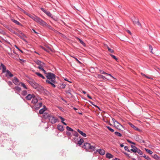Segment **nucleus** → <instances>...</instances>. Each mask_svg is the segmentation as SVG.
Instances as JSON below:
<instances>
[{"label": "nucleus", "mask_w": 160, "mask_h": 160, "mask_svg": "<svg viewBox=\"0 0 160 160\" xmlns=\"http://www.w3.org/2000/svg\"><path fill=\"white\" fill-rule=\"evenodd\" d=\"M46 77L48 79L46 80V82L50 84L53 88L56 87V85L55 84L57 82L55 75L51 72H48L46 75Z\"/></svg>", "instance_id": "f257e3e1"}, {"label": "nucleus", "mask_w": 160, "mask_h": 160, "mask_svg": "<svg viewBox=\"0 0 160 160\" xmlns=\"http://www.w3.org/2000/svg\"><path fill=\"white\" fill-rule=\"evenodd\" d=\"M92 144L88 143H84L83 148L86 150H88L89 151L92 152L95 151L96 145L93 143H92Z\"/></svg>", "instance_id": "f03ea898"}, {"label": "nucleus", "mask_w": 160, "mask_h": 160, "mask_svg": "<svg viewBox=\"0 0 160 160\" xmlns=\"http://www.w3.org/2000/svg\"><path fill=\"white\" fill-rule=\"evenodd\" d=\"M33 20L43 27L46 25V22L36 16L34 17Z\"/></svg>", "instance_id": "7ed1b4c3"}, {"label": "nucleus", "mask_w": 160, "mask_h": 160, "mask_svg": "<svg viewBox=\"0 0 160 160\" xmlns=\"http://www.w3.org/2000/svg\"><path fill=\"white\" fill-rule=\"evenodd\" d=\"M29 83L35 89H37L38 90V89L40 88V86L37 83L33 80H31L30 81Z\"/></svg>", "instance_id": "20e7f679"}, {"label": "nucleus", "mask_w": 160, "mask_h": 160, "mask_svg": "<svg viewBox=\"0 0 160 160\" xmlns=\"http://www.w3.org/2000/svg\"><path fill=\"white\" fill-rule=\"evenodd\" d=\"M132 21L133 22V23L134 25H137L138 26H139L141 27H142V25L140 23L138 19H137L135 17H134L133 19H132Z\"/></svg>", "instance_id": "39448f33"}, {"label": "nucleus", "mask_w": 160, "mask_h": 160, "mask_svg": "<svg viewBox=\"0 0 160 160\" xmlns=\"http://www.w3.org/2000/svg\"><path fill=\"white\" fill-rule=\"evenodd\" d=\"M49 121L52 123H56L57 121V119L56 118L53 116L50 115L48 118Z\"/></svg>", "instance_id": "423d86ee"}, {"label": "nucleus", "mask_w": 160, "mask_h": 160, "mask_svg": "<svg viewBox=\"0 0 160 160\" xmlns=\"http://www.w3.org/2000/svg\"><path fill=\"white\" fill-rule=\"evenodd\" d=\"M115 127L120 130H121L123 128L122 126L120 124L118 121L114 124Z\"/></svg>", "instance_id": "0eeeda50"}, {"label": "nucleus", "mask_w": 160, "mask_h": 160, "mask_svg": "<svg viewBox=\"0 0 160 160\" xmlns=\"http://www.w3.org/2000/svg\"><path fill=\"white\" fill-rule=\"evenodd\" d=\"M134 138L135 139V140L137 141H138L139 142H143V143H145V141L144 140H142V139H141V137L140 136H136Z\"/></svg>", "instance_id": "6e6552de"}, {"label": "nucleus", "mask_w": 160, "mask_h": 160, "mask_svg": "<svg viewBox=\"0 0 160 160\" xmlns=\"http://www.w3.org/2000/svg\"><path fill=\"white\" fill-rule=\"evenodd\" d=\"M13 82L16 85H20V83L18 80V79L17 78H16V77H15L13 79Z\"/></svg>", "instance_id": "1a4fd4ad"}, {"label": "nucleus", "mask_w": 160, "mask_h": 160, "mask_svg": "<svg viewBox=\"0 0 160 160\" xmlns=\"http://www.w3.org/2000/svg\"><path fill=\"white\" fill-rule=\"evenodd\" d=\"M35 63L36 64L38 65L39 66H40L41 65H45L44 63L43 62L38 60H36L35 61Z\"/></svg>", "instance_id": "9d476101"}, {"label": "nucleus", "mask_w": 160, "mask_h": 160, "mask_svg": "<svg viewBox=\"0 0 160 160\" xmlns=\"http://www.w3.org/2000/svg\"><path fill=\"white\" fill-rule=\"evenodd\" d=\"M97 151L98 152L99 154L101 155H103L105 153V151L103 149H99L97 150Z\"/></svg>", "instance_id": "9b49d317"}, {"label": "nucleus", "mask_w": 160, "mask_h": 160, "mask_svg": "<svg viewBox=\"0 0 160 160\" xmlns=\"http://www.w3.org/2000/svg\"><path fill=\"white\" fill-rule=\"evenodd\" d=\"M6 72V76L7 77L9 76L10 77H12L13 76V74L8 70H7Z\"/></svg>", "instance_id": "f8f14e48"}, {"label": "nucleus", "mask_w": 160, "mask_h": 160, "mask_svg": "<svg viewBox=\"0 0 160 160\" xmlns=\"http://www.w3.org/2000/svg\"><path fill=\"white\" fill-rule=\"evenodd\" d=\"M128 124L132 128L134 129L137 130L139 131L140 130L138 128H137L135 126H134L132 124L131 122H129Z\"/></svg>", "instance_id": "ddd939ff"}, {"label": "nucleus", "mask_w": 160, "mask_h": 160, "mask_svg": "<svg viewBox=\"0 0 160 160\" xmlns=\"http://www.w3.org/2000/svg\"><path fill=\"white\" fill-rule=\"evenodd\" d=\"M33 95L29 94L25 98L27 100H31L32 98H33Z\"/></svg>", "instance_id": "4468645a"}, {"label": "nucleus", "mask_w": 160, "mask_h": 160, "mask_svg": "<svg viewBox=\"0 0 160 160\" xmlns=\"http://www.w3.org/2000/svg\"><path fill=\"white\" fill-rule=\"evenodd\" d=\"M78 132L82 136L84 137H86V134L84 133H83L82 131L80 130L79 129H78L77 130Z\"/></svg>", "instance_id": "2eb2a0df"}, {"label": "nucleus", "mask_w": 160, "mask_h": 160, "mask_svg": "<svg viewBox=\"0 0 160 160\" xmlns=\"http://www.w3.org/2000/svg\"><path fill=\"white\" fill-rule=\"evenodd\" d=\"M57 128L59 130L61 131H62L64 130L63 127L61 125H58L57 126Z\"/></svg>", "instance_id": "dca6fc26"}, {"label": "nucleus", "mask_w": 160, "mask_h": 160, "mask_svg": "<svg viewBox=\"0 0 160 160\" xmlns=\"http://www.w3.org/2000/svg\"><path fill=\"white\" fill-rule=\"evenodd\" d=\"M44 108L41 109L39 111V113L40 114H43L44 112L45 111L46 109L45 106H43Z\"/></svg>", "instance_id": "f3484780"}, {"label": "nucleus", "mask_w": 160, "mask_h": 160, "mask_svg": "<svg viewBox=\"0 0 160 160\" xmlns=\"http://www.w3.org/2000/svg\"><path fill=\"white\" fill-rule=\"evenodd\" d=\"M41 48L42 49L48 52H49L51 50V48L49 47H47L46 48H45L43 47H42Z\"/></svg>", "instance_id": "a211bd4d"}, {"label": "nucleus", "mask_w": 160, "mask_h": 160, "mask_svg": "<svg viewBox=\"0 0 160 160\" xmlns=\"http://www.w3.org/2000/svg\"><path fill=\"white\" fill-rule=\"evenodd\" d=\"M43 114V117L44 118H49V116H50V115H49V114H48L47 113H46V112L44 113Z\"/></svg>", "instance_id": "6ab92c4d"}, {"label": "nucleus", "mask_w": 160, "mask_h": 160, "mask_svg": "<svg viewBox=\"0 0 160 160\" xmlns=\"http://www.w3.org/2000/svg\"><path fill=\"white\" fill-rule=\"evenodd\" d=\"M1 65L2 68V72L4 73L6 72V67L2 63L1 64Z\"/></svg>", "instance_id": "aec40b11"}, {"label": "nucleus", "mask_w": 160, "mask_h": 160, "mask_svg": "<svg viewBox=\"0 0 160 160\" xmlns=\"http://www.w3.org/2000/svg\"><path fill=\"white\" fill-rule=\"evenodd\" d=\"M35 73L37 75H38V77L42 78V79H45V77H44L42 74L38 72H35Z\"/></svg>", "instance_id": "412c9836"}, {"label": "nucleus", "mask_w": 160, "mask_h": 160, "mask_svg": "<svg viewBox=\"0 0 160 160\" xmlns=\"http://www.w3.org/2000/svg\"><path fill=\"white\" fill-rule=\"evenodd\" d=\"M106 157L108 158H111L113 157V156L111 154L108 153L106 154Z\"/></svg>", "instance_id": "4be33fe9"}, {"label": "nucleus", "mask_w": 160, "mask_h": 160, "mask_svg": "<svg viewBox=\"0 0 160 160\" xmlns=\"http://www.w3.org/2000/svg\"><path fill=\"white\" fill-rule=\"evenodd\" d=\"M32 102V103L35 104L38 102V100L37 98L33 97Z\"/></svg>", "instance_id": "5701e85b"}, {"label": "nucleus", "mask_w": 160, "mask_h": 160, "mask_svg": "<svg viewBox=\"0 0 160 160\" xmlns=\"http://www.w3.org/2000/svg\"><path fill=\"white\" fill-rule=\"evenodd\" d=\"M26 14L29 17L32 18L33 20L34 19V17L36 16L35 15H32L28 13H26Z\"/></svg>", "instance_id": "b1692460"}, {"label": "nucleus", "mask_w": 160, "mask_h": 160, "mask_svg": "<svg viewBox=\"0 0 160 160\" xmlns=\"http://www.w3.org/2000/svg\"><path fill=\"white\" fill-rule=\"evenodd\" d=\"M83 142L84 140L83 139L81 138L78 142V144H79V145H81Z\"/></svg>", "instance_id": "393cba45"}, {"label": "nucleus", "mask_w": 160, "mask_h": 160, "mask_svg": "<svg viewBox=\"0 0 160 160\" xmlns=\"http://www.w3.org/2000/svg\"><path fill=\"white\" fill-rule=\"evenodd\" d=\"M12 21L17 25H21V23L18 21H17L16 20H14V19H12Z\"/></svg>", "instance_id": "a878e982"}, {"label": "nucleus", "mask_w": 160, "mask_h": 160, "mask_svg": "<svg viewBox=\"0 0 160 160\" xmlns=\"http://www.w3.org/2000/svg\"><path fill=\"white\" fill-rule=\"evenodd\" d=\"M9 55H10V57H12V58L15 59H17V56L18 55H17V57L16 56H15L12 53H11V54H9Z\"/></svg>", "instance_id": "bb28decb"}, {"label": "nucleus", "mask_w": 160, "mask_h": 160, "mask_svg": "<svg viewBox=\"0 0 160 160\" xmlns=\"http://www.w3.org/2000/svg\"><path fill=\"white\" fill-rule=\"evenodd\" d=\"M77 40H78V41H79V42L81 44H82V45H83L84 46L85 45V43L82 40H81V39H80L79 38H77Z\"/></svg>", "instance_id": "cd10ccee"}, {"label": "nucleus", "mask_w": 160, "mask_h": 160, "mask_svg": "<svg viewBox=\"0 0 160 160\" xmlns=\"http://www.w3.org/2000/svg\"><path fill=\"white\" fill-rule=\"evenodd\" d=\"M43 27H47L50 29H52V28L51 27V26L49 25H48L46 22V25H44Z\"/></svg>", "instance_id": "c85d7f7f"}, {"label": "nucleus", "mask_w": 160, "mask_h": 160, "mask_svg": "<svg viewBox=\"0 0 160 160\" xmlns=\"http://www.w3.org/2000/svg\"><path fill=\"white\" fill-rule=\"evenodd\" d=\"M114 133L116 135L119 137H121L122 136V134L118 132H115Z\"/></svg>", "instance_id": "c756f323"}, {"label": "nucleus", "mask_w": 160, "mask_h": 160, "mask_svg": "<svg viewBox=\"0 0 160 160\" xmlns=\"http://www.w3.org/2000/svg\"><path fill=\"white\" fill-rule=\"evenodd\" d=\"M45 13H46L48 16L52 17V14L49 11H47L46 12H45Z\"/></svg>", "instance_id": "7c9ffc66"}, {"label": "nucleus", "mask_w": 160, "mask_h": 160, "mask_svg": "<svg viewBox=\"0 0 160 160\" xmlns=\"http://www.w3.org/2000/svg\"><path fill=\"white\" fill-rule=\"evenodd\" d=\"M149 49L150 50V52L152 53H153L152 51L153 48H152V46H151V45H149Z\"/></svg>", "instance_id": "2f4dec72"}, {"label": "nucleus", "mask_w": 160, "mask_h": 160, "mask_svg": "<svg viewBox=\"0 0 160 160\" xmlns=\"http://www.w3.org/2000/svg\"><path fill=\"white\" fill-rule=\"evenodd\" d=\"M22 94L23 96L26 95L27 94V92L26 91L24 90L22 91Z\"/></svg>", "instance_id": "473e14b6"}, {"label": "nucleus", "mask_w": 160, "mask_h": 160, "mask_svg": "<svg viewBox=\"0 0 160 160\" xmlns=\"http://www.w3.org/2000/svg\"><path fill=\"white\" fill-rule=\"evenodd\" d=\"M107 128H108V129L111 132H113L114 131V130L111 128L109 126H107Z\"/></svg>", "instance_id": "72a5a7b5"}, {"label": "nucleus", "mask_w": 160, "mask_h": 160, "mask_svg": "<svg viewBox=\"0 0 160 160\" xmlns=\"http://www.w3.org/2000/svg\"><path fill=\"white\" fill-rule=\"evenodd\" d=\"M145 150L147 152L150 154H151L152 153V152L151 150L146 148L145 149Z\"/></svg>", "instance_id": "f704fd0d"}, {"label": "nucleus", "mask_w": 160, "mask_h": 160, "mask_svg": "<svg viewBox=\"0 0 160 160\" xmlns=\"http://www.w3.org/2000/svg\"><path fill=\"white\" fill-rule=\"evenodd\" d=\"M136 152H137L138 153H139L140 155H142V152L140 150L138 149H137Z\"/></svg>", "instance_id": "c9c22d12"}, {"label": "nucleus", "mask_w": 160, "mask_h": 160, "mask_svg": "<svg viewBox=\"0 0 160 160\" xmlns=\"http://www.w3.org/2000/svg\"><path fill=\"white\" fill-rule=\"evenodd\" d=\"M15 88L16 90L18 91H20L21 90V88L20 87L18 86L16 87Z\"/></svg>", "instance_id": "e433bc0d"}, {"label": "nucleus", "mask_w": 160, "mask_h": 160, "mask_svg": "<svg viewBox=\"0 0 160 160\" xmlns=\"http://www.w3.org/2000/svg\"><path fill=\"white\" fill-rule=\"evenodd\" d=\"M66 128L68 131H73V130L72 128H71L69 127L68 126H67L66 127Z\"/></svg>", "instance_id": "4c0bfd02"}, {"label": "nucleus", "mask_w": 160, "mask_h": 160, "mask_svg": "<svg viewBox=\"0 0 160 160\" xmlns=\"http://www.w3.org/2000/svg\"><path fill=\"white\" fill-rule=\"evenodd\" d=\"M44 66V65H41L40 66H39L37 68L41 70H43V67Z\"/></svg>", "instance_id": "58836bf2"}, {"label": "nucleus", "mask_w": 160, "mask_h": 160, "mask_svg": "<svg viewBox=\"0 0 160 160\" xmlns=\"http://www.w3.org/2000/svg\"><path fill=\"white\" fill-rule=\"evenodd\" d=\"M108 51L110 52L113 53L114 52V51L113 49L110 48H108Z\"/></svg>", "instance_id": "ea45409f"}, {"label": "nucleus", "mask_w": 160, "mask_h": 160, "mask_svg": "<svg viewBox=\"0 0 160 160\" xmlns=\"http://www.w3.org/2000/svg\"><path fill=\"white\" fill-rule=\"evenodd\" d=\"M110 55L112 57V58H113L114 59L116 60L117 61L118 60L117 58H116V57L114 55H112V54H110Z\"/></svg>", "instance_id": "a19ab883"}, {"label": "nucleus", "mask_w": 160, "mask_h": 160, "mask_svg": "<svg viewBox=\"0 0 160 160\" xmlns=\"http://www.w3.org/2000/svg\"><path fill=\"white\" fill-rule=\"evenodd\" d=\"M21 85L24 88H25V89H27V88L25 84L24 83H21Z\"/></svg>", "instance_id": "79ce46f5"}, {"label": "nucleus", "mask_w": 160, "mask_h": 160, "mask_svg": "<svg viewBox=\"0 0 160 160\" xmlns=\"http://www.w3.org/2000/svg\"><path fill=\"white\" fill-rule=\"evenodd\" d=\"M137 149H136L135 148H132L130 150L132 151V152H136V150H137Z\"/></svg>", "instance_id": "37998d69"}, {"label": "nucleus", "mask_w": 160, "mask_h": 160, "mask_svg": "<svg viewBox=\"0 0 160 160\" xmlns=\"http://www.w3.org/2000/svg\"><path fill=\"white\" fill-rule=\"evenodd\" d=\"M100 72L101 74H105L106 75L108 74V73H107L105 72H104V71H103L102 70L100 71Z\"/></svg>", "instance_id": "c03bdc74"}, {"label": "nucleus", "mask_w": 160, "mask_h": 160, "mask_svg": "<svg viewBox=\"0 0 160 160\" xmlns=\"http://www.w3.org/2000/svg\"><path fill=\"white\" fill-rule=\"evenodd\" d=\"M124 149L126 151H127L129 152H130V150L128 149V148L127 146H126L124 147Z\"/></svg>", "instance_id": "a18cd8bd"}, {"label": "nucleus", "mask_w": 160, "mask_h": 160, "mask_svg": "<svg viewBox=\"0 0 160 160\" xmlns=\"http://www.w3.org/2000/svg\"><path fill=\"white\" fill-rule=\"evenodd\" d=\"M41 10L43 12H44L45 13V12H46L47 11V10H46L44 8H41Z\"/></svg>", "instance_id": "49530a36"}, {"label": "nucleus", "mask_w": 160, "mask_h": 160, "mask_svg": "<svg viewBox=\"0 0 160 160\" xmlns=\"http://www.w3.org/2000/svg\"><path fill=\"white\" fill-rule=\"evenodd\" d=\"M42 102H40L39 103L38 105H37L38 108H40L42 105Z\"/></svg>", "instance_id": "de8ad7c7"}, {"label": "nucleus", "mask_w": 160, "mask_h": 160, "mask_svg": "<svg viewBox=\"0 0 160 160\" xmlns=\"http://www.w3.org/2000/svg\"><path fill=\"white\" fill-rule=\"evenodd\" d=\"M59 117L62 120V122L64 121V120H65L64 119V118H63L62 117L59 116Z\"/></svg>", "instance_id": "09e8293b"}, {"label": "nucleus", "mask_w": 160, "mask_h": 160, "mask_svg": "<svg viewBox=\"0 0 160 160\" xmlns=\"http://www.w3.org/2000/svg\"><path fill=\"white\" fill-rule=\"evenodd\" d=\"M73 134L74 136L76 137H78V134L76 132H74Z\"/></svg>", "instance_id": "8fccbe9b"}, {"label": "nucleus", "mask_w": 160, "mask_h": 160, "mask_svg": "<svg viewBox=\"0 0 160 160\" xmlns=\"http://www.w3.org/2000/svg\"><path fill=\"white\" fill-rule=\"evenodd\" d=\"M60 87L61 88H65V85L64 84H62Z\"/></svg>", "instance_id": "3c124183"}, {"label": "nucleus", "mask_w": 160, "mask_h": 160, "mask_svg": "<svg viewBox=\"0 0 160 160\" xmlns=\"http://www.w3.org/2000/svg\"><path fill=\"white\" fill-rule=\"evenodd\" d=\"M98 77L100 78L103 79L104 78V77L101 75H98Z\"/></svg>", "instance_id": "603ef678"}, {"label": "nucleus", "mask_w": 160, "mask_h": 160, "mask_svg": "<svg viewBox=\"0 0 160 160\" xmlns=\"http://www.w3.org/2000/svg\"><path fill=\"white\" fill-rule=\"evenodd\" d=\"M112 122H113L114 123H114H115V122H117V121H116V120H115V119L114 118H112Z\"/></svg>", "instance_id": "864d4df0"}, {"label": "nucleus", "mask_w": 160, "mask_h": 160, "mask_svg": "<svg viewBox=\"0 0 160 160\" xmlns=\"http://www.w3.org/2000/svg\"><path fill=\"white\" fill-rule=\"evenodd\" d=\"M104 46L105 48H107V49H108V48H109V47L106 44H104Z\"/></svg>", "instance_id": "5fc2aeb1"}, {"label": "nucleus", "mask_w": 160, "mask_h": 160, "mask_svg": "<svg viewBox=\"0 0 160 160\" xmlns=\"http://www.w3.org/2000/svg\"><path fill=\"white\" fill-rule=\"evenodd\" d=\"M127 141H128V142H129V143H132V144H135V143H134V142H131V141H130L129 140H127Z\"/></svg>", "instance_id": "6e6d98bb"}, {"label": "nucleus", "mask_w": 160, "mask_h": 160, "mask_svg": "<svg viewBox=\"0 0 160 160\" xmlns=\"http://www.w3.org/2000/svg\"><path fill=\"white\" fill-rule=\"evenodd\" d=\"M106 75H109V76H110V77H112L114 79H115V78H114V77H113L110 74L108 73V74H106Z\"/></svg>", "instance_id": "4d7b16f0"}, {"label": "nucleus", "mask_w": 160, "mask_h": 160, "mask_svg": "<svg viewBox=\"0 0 160 160\" xmlns=\"http://www.w3.org/2000/svg\"><path fill=\"white\" fill-rule=\"evenodd\" d=\"M131 147H132V148H135L136 149H137V148L135 147L134 146L131 145Z\"/></svg>", "instance_id": "13d9d810"}, {"label": "nucleus", "mask_w": 160, "mask_h": 160, "mask_svg": "<svg viewBox=\"0 0 160 160\" xmlns=\"http://www.w3.org/2000/svg\"><path fill=\"white\" fill-rule=\"evenodd\" d=\"M42 71H43L44 73L45 74H46V75H47V74L48 73L46 72V71L44 70V69H43V70H42Z\"/></svg>", "instance_id": "bf43d9fd"}, {"label": "nucleus", "mask_w": 160, "mask_h": 160, "mask_svg": "<svg viewBox=\"0 0 160 160\" xmlns=\"http://www.w3.org/2000/svg\"><path fill=\"white\" fill-rule=\"evenodd\" d=\"M146 159H148L149 158V157L148 156H143Z\"/></svg>", "instance_id": "052dcab7"}, {"label": "nucleus", "mask_w": 160, "mask_h": 160, "mask_svg": "<svg viewBox=\"0 0 160 160\" xmlns=\"http://www.w3.org/2000/svg\"><path fill=\"white\" fill-rule=\"evenodd\" d=\"M87 97L90 99H92V97L90 96L88 94Z\"/></svg>", "instance_id": "680f3d73"}, {"label": "nucleus", "mask_w": 160, "mask_h": 160, "mask_svg": "<svg viewBox=\"0 0 160 160\" xmlns=\"http://www.w3.org/2000/svg\"><path fill=\"white\" fill-rule=\"evenodd\" d=\"M75 59L79 63H80V61H78V60L76 58H75Z\"/></svg>", "instance_id": "e2e57ef3"}, {"label": "nucleus", "mask_w": 160, "mask_h": 160, "mask_svg": "<svg viewBox=\"0 0 160 160\" xmlns=\"http://www.w3.org/2000/svg\"><path fill=\"white\" fill-rule=\"evenodd\" d=\"M127 32L129 33V34H131V32L129 31V30H128L127 31Z\"/></svg>", "instance_id": "0e129e2a"}, {"label": "nucleus", "mask_w": 160, "mask_h": 160, "mask_svg": "<svg viewBox=\"0 0 160 160\" xmlns=\"http://www.w3.org/2000/svg\"><path fill=\"white\" fill-rule=\"evenodd\" d=\"M154 157L155 158H158V156L155 154L154 155Z\"/></svg>", "instance_id": "69168bd1"}, {"label": "nucleus", "mask_w": 160, "mask_h": 160, "mask_svg": "<svg viewBox=\"0 0 160 160\" xmlns=\"http://www.w3.org/2000/svg\"><path fill=\"white\" fill-rule=\"evenodd\" d=\"M15 47L19 50H20V49L16 45L15 46Z\"/></svg>", "instance_id": "338daca9"}, {"label": "nucleus", "mask_w": 160, "mask_h": 160, "mask_svg": "<svg viewBox=\"0 0 160 160\" xmlns=\"http://www.w3.org/2000/svg\"><path fill=\"white\" fill-rule=\"evenodd\" d=\"M120 146L121 147H124V145L122 144H120Z\"/></svg>", "instance_id": "774afa93"}]
</instances>
